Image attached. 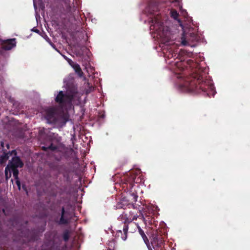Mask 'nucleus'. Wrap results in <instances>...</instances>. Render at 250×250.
<instances>
[{
	"label": "nucleus",
	"mask_w": 250,
	"mask_h": 250,
	"mask_svg": "<svg viewBox=\"0 0 250 250\" xmlns=\"http://www.w3.org/2000/svg\"><path fill=\"white\" fill-rule=\"evenodd\" d=\"M45 114L44 115V117L47 120L51 119L54 114L55 113V109L52 108L45 110Z\"/></svg>",
	"instance_id": "6e6552de"
},
{
	"label": "nucleus",
	"mask_w": 250,
	"mask_h": 250,
	"mask_svg": "<svg viewBox=\"0 0 250 250\" xmlns=\"http://www.w3.org/2000/svg\"><path fill=\"white\" fill-rule=\"evenodd\" d=\"M162 243V242L161 241L160 243H158L157 242V238H154L151 242L152 246L154 250H159L157 248V247H158L159 245L160 246Z\"/></svg>",
	"instance_id": "9d476101"
},
{
	"label": "nucleus",
	"mask_w": 250,
	"mask_h": 250,
	"mask_svg": "<svg viewBox=\"0 0 250 250\" xmlns=\"http://www.w3.org/2000/svg\"><path fill=\"white\" fill-rule=\"evenodd\" d=\"M15 39L7 40L2 43V48L5 50H10L16 46Z\"/></svg>",
	"instance_id": "423d86ee"
},
{
	"label": "nucleus",
	"mask_w": 250,
	"mask_h": 250,
	"mask_svg": "<svg viewBox=\"0 0 250 250\" xmlns=\"http://www.w3.org/2000/svg\"><path fill=\"white\" fill-rule=\"evenodd\" d=\"M64 240H65V241H67V240H68V235H66V234H65V235H64Z\"/></svg>",
	"instance_id": "dca6fc26"
},
{
	"label": "nucleus",
	"mask_w": 250,
	"mask_h": 250,
	"mask_svg": "<svg viewBox=\"0 0 250 250\" xmlns=\"http://www.w3.org/2000/svg\"><path fill=\"white\" fill-rule=\"evenodd\" d=\"M170 14H171V17H172L174 19L177 20L178 14L175 10H171L170 12Z\"/></svg>",
	"instance_id": "ddd939ff"
},
{
	"label": "nucleus",
	"mask_w": 250,
	"mask_h": 250,
	"mask_svg": "<svg viewBox=\"0 0 250 250\" xmlns=\"http://www.w3.org/2000/svg\"><path fill=\"white\" fill-rule=\"evenodd\" d=\"M73 96V95H64L63 92L61 91L56 97L55 101L59 103L62 107H63L71 102Z\"/></svg>",
	"instance_id": "20e7f679"
},
{
	"label": "nucleus",
	"mask_w": 250,
	"mask_h": 250,
	"mask_svg": "<svg viewBox=\"0 0 250 250\" xmlns=\"http://www.w3.org/2000/svg\"><path fill=\"white\" fill-rule=\"evenodd\" d=\"M178 22L179 23L180 25L182 27V29H183V25L181 23V21L179 20H177Z\"/></svg>",
	"instance_id": "a211bd4d"
},
{
	"label": "nucleus",
	"mask_w": 250,
	"mask_h": 250,
	"mask_svg": "<svg viewBox=\"0 0 250 250\" xmlns=\"http://www.w3.org/2000/svg\"><path fill=\"white\" fill-rule=\"evenodd\" d=\"M33 31L36 32H38V30L37 29H35V28H33L32 29Z\"/></svg>",
	"instance_id": "6ab92c4d"
},
{
	"label": "nucleus",
	"mask_w": 250,
	"mask_h": 250,
	"mask_svg": "<svg viewBox=\"0 0 250 250\" xmlns=\"http://www.w3.org/2000/svg\"><path fill=\"white\" fill-rule=\"evenodd\" d=\"M34 8L36 9L37 8V7H36V4L35 3V1H34Z\"/></svg>",
	"instance_id": "aec40b11"
},
{
	"label": "nucleus",
	"mask_w": 250,
	"mask_h": 250,
	"mask_svg": "<svg viewBox=\"0 0 250 250\" xmlns=\"http://www.w3.org/2000/svg\"><path fill=\"white\" fill-rule=\"evenodd\" d=\"M210 89L211 91L212 92V96L214 95L215 92L214 91L213 86H210Z\"/></svg>",
	"instance_id": "4468645a"
},
{
	"label": "nucleus",
	"mask_w": 250,
	"mask_h": 250,
	"mask_svg": "<svg viewBox=\"0 0 250 250\" xmlns=\"http://www.w3.org/2000/svg\"><path fill=\"white\" fill-rule=\"evenodd\" d=\"M139 232L140 234L141 235L146 245H147V243H149V241L146 237V236L144 233V231L139 228Z\"/></svg>",
	"instance_id": "9b49d317"
},
{
	"label": "nucleus",
	"mask_w": 250,
	"mask_h": 250,
	"mask_svg": "<svg viewBox=\"0 0 250 250\" xmlns=\"http://www.w3.org/2000/svg\"><path fill=\"white\" fill-rule=\"evenodd\" d=\"M64 211V209L63 208L62 210V216L63 215Z\"/></svg>",
	"instance_id": "412c9836"
},
{
	"label": "nucleus",
	"mask_w": 250,
	"mask_h": 250,
	"mask_svg": "<svg viewBox=\"0 0 250 250\" xmlns=\"http://www.w3.org/2000/svg\"><path fill=\"white\" fill-rule=\"evenodd\" d=\"M149 250H152V249L150 247V245L149 244V243H147V245H146Z\"/></svg>",
	"instance_id": "f3484780"
},
{
	"label": "nucleus",
	"mask_w": 250,
	"mask_h": 250,
	"mask_svg": "<svg viewBox=\"0 0 250 250\" xmlns=\"http://www.w3.org/2000/svg\"><path fill=\"white\" fill-rule=\"evenodd\" d=\"M68 62L69 63V64L72 66V67L74 68L75 72L78 74V75L80 77H82L83 76V72L80 65L78 64L74 63L70 60H68Z\"/></svg>",
	"instance_id": "0eeeda50"
},
{
	"label": "nucleus",
	"mask_w": 250,
	"mask_h": 250,
	"mask_svg": "<svg viewBox=\"0 0 250 250\" xmlns=\"http://www.w3.org/2000/svg\"><path fill=\"white\" fill-rule=\"evenodd\" d=\"M23 165V164L20 159L15 156L13 157L12 160L10 161L9 164L5 169V174L6 179L11 177V172H13V176L16 180V183L19 190L21 189V184L18 179L19 171L17 168L21 167Z\"/></svg>",
	"instance_id": "f257e3e1"
},
{
	"label": "nucleus",
	"mask_w": 250,
	"mask_h": 250,
	"mask_svg": "<svg viewBox=\"0 0 250 250\" xmlns=\"http://www.w3.org/2000/svg\"><path fill=\"white\" fill-rule=\"evenodd\" d=\"M192 29H189V33L186 32L185 30L183 32L182 37L179 41L180 43L184 46L189 45V42H193L196 39V35L191 32Z\"/></svg>",
	"instance_id": "7ed1b4c3"
},
{
	"label": "nucleus",
	"mask_w": 250,
	"mask_h": 250,
	"mask_svg": "<svg viewBox=\"0 0 250 250\" xmlns=\"http://www.w3.org/2000/svg\"><path fill=\"white\" fill-rule=\"evenodd\" d=\"M170 2H176L178 3V5H179V0H168Z\"/></svg>",
	"instance_id": "2eb2a0df"
},
{
	"label": "nucleus",
	"mask_w": 250,
	"mask_h": 250,
	"mask_svg": "<svg viewBox=\"0 0 250 250\" xmlns=\"http://www.w3.org/2000/svg\"><path fill=\"white\" fill-rule=\"evenodd\" d=\"M128 226L125 225L124 227V228H123V231L125 233V236L123 237H122V239L123 240H125L127 238V235H126V233H127V232L128 231Z\"/></svg>",
	"instance_id": "f8f14e48"
},
{
	"label": "nucleus",
	"mask_w": 250,
	"mask_h": 250,
	"mask_svg": "<svg viewBox=\"0 0 250 250\" xmlns=\"http://www.w3.org/2000/svg\"><path fill=\"white\" fill-rule=\"evenodd\" d=\"M16 151L12 150L10 153L4 154L3 156H1L0 158V163H2L3 161H6L9 158V156H12L13 155H16Z\"/></svg>",
	"instance_id": "1a4fd4ad"
},
{
	"label": "nucleus",
	"mask_w": 250,
	"mask_h": 250,
	"mask_svg": "<svg viewBox=\"0 0 250 250\" xmlns=\"http://www.w3.org/2000/svg\"><path fill=\"white\" fill-rule=\"evenodd\" d=\"M141 215L142 217L144 218L143 214L140 210H137L135 208L133 210L130 211L128 214L125 213L122 215L123 220H124L125 223H130L134 220H136L138 217V213Z\"/></svg>",
	"instance_id": "39448f33"
},
{
	"label": "nucleus",
	"mask_w": 250,
	"mask_h": 250,
	"mask_svg": "<svg viewBox=\"0 0 250 250\" xmlns=\"http://www.w3.org/2000/svg\"><path fill=\"white\" fill-rule=\"evenodd\" d=\"M152 23L154 24L150 25V30L156 31L157 37L161 38L164 43H168L171 38V33L167 28L164 29L163 25L157 19L152 21Z\"/></svg>",
	"instance_id": "f03ea898"
}]
</instances>
